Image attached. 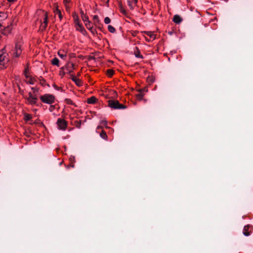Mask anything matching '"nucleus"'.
I'll list each match as a JSON object with an SVG mask.
<instances>
[{
	"instance_id": "nucleus-14",
	"label": "nucleus",
	"mask_w": 253,
	"mask_h": 253,
	"mask_svg": "<svg viewBox=\"0 0 253 253\" xmlns=\"http://www.w3.org/2000/svg\"><path fill=\"white\" fill-rule=\"evenodd\" d=\"M54 12L55 15L57 14L58 15L60 20L62 19V15L61 12L60 10L58 9L57 6H56L55 9H54Z\"/></svg>"
},
{
	"instance_id": "nucleus-13",
	"label": "nucleus",
	"mask_w": 253,
	"mask_h": 253,
	"mask_svg": "<svg viewBox=\"0 0 253 253\" xmlns=\"http://www.w3.org/2000/svg\"><path fill=\"white\" fill-rule=\"evenodd\" d=\"M81 14L82 18L83 21L84 22V23H85L87 21H89L88 16L84 13L83 11H82V10L81 11Z\"/></svg>"
},
{
	"instance_id": "nucleus-33",
	"label": "nucleus",
	"mask_w": 253,
	"mask_h": 253,
	"mask_svg": "<svg viewBox=\"0 0 253 253\" xmlns=\"http://www.w3.org/2000/svg\"><path fill=\"white\" fill-rule=\"evenodd\" d=\"M47 17H47V13H45V14H44V21H43V23L46 24V25H47V22H48Z\"/></svg>"
},
{
	"instance_id": "nucleus-34",
	"label": "nucleus",
	"mask_w": 253,
	"mask_h": 253,
	"mask_svg": "<svg viewBox=\"0 0 253 253\" xmlns=\"http://www.w3.org/2000/svg\"><path fill=\"white\" fill-rule=\"evenodd\" d=\"M24 75H25V77L27 78V79H28L29 77V76L28 75V68H26L25 69V71H24Z\"/></svg>"
},
{
	"instance_id": "nucleus-29",
	"label": "nucleus",
	"mask_w": 253,
	"mask_h": 253,
	"mask_svg": "<svg viewBox=\"0 0 253 253\" xmlns=\"http://www.w3.org/2000/svg\"><path fill=\"white\" fill-rule=\"evenodd\" d=\"M29 80L27 82L28 83H29L31 84H34L35 83V80L34 79L32 78L31 77H30V76H29Z\"/></svg>"
},
{
	"instance_id": "nucleus-5",
	"label": "nucleus",
	"mask_w": 253,
	"mask_h": 253,
	"mask_svg": "<svg viewBox=\"0 0 253 253\" xmlns=\"http://www.w3.org/2000/svg\"><path fill=\"white\" fill-rule=\"evenodd\" d=\"M8 61V59L6 54H0V69L4 68Z\"/></svg>"
},
{
	"instance_id": "nucleus-35",
	"label": "nucleus",
	"mask_w": 253,
	"mask_h": 253,
	"mask_svg": "<svg viewBox=\"0 0 253 253\" xmlns=\"http://www.w3.org/2000/svg\"><path fill=\"white\" fill-rule=\"evenodd\" d=\"M136 97L139 100H142L143 99V94H138L136 95Z\"/></svg>"
},
{
	"instance_id": "nucleus-25",
	"label": "nucleus",
	"mask_w": 253,
	"mask_h": 253,
	"mask_svg": "<svg viewBox=\"0 0 253 253\" xmlns=\"http://www.w3.org/2000/svg\"><path fill=\"white\" fill-rule=\"evenodd\" d=\"M108 31L111 33H113L115 32L116 30L115 29L114 27H113L111 25H109L108 26Z\"/></svg>"
},
{
	"instance_id": "nucleus-18",
	"label": "nucleus",
	"mask_w": 253,
	"mask_h": 253,
	"mask_svg": "<svg viewBox=\"0 0 253 253\" xmlns=\"http://www.w3.org/2000/svg\"><path fill=\"white\" fill-rule=\"evenodd\" d=\"M136 50L134 51V55L136 57L143 58V56L140 54V51L138 50V49L136 47Z\"/></svg>"
},
{
	"instance_id": "nucleus-15",
	"label": "nucleus",
	"mask_w": 253,
	"mask_h": 253,
	"mask_svg": "<svg viewBox=\"0 0 253 253\" xmlns=\"http://www.w3.org/2000/svg\"><path fill=\"white\" fill-rule=\"evenodd\" d=\"M72 16H73V19H74V21L75 24H76L78 23H80V20H79V16L76 14V13H75V12L73 13Z\"/></svg>"
},
{
	"instance_id": "nucleus-17",
	"label": "nucleus",
	"mask_w": 253,
	"mask_h": 253,
	"mask_svg": "<svg viewBox=\"0 0 253 253\" xmlns=\"http://www.w3.org/2000/svg\"><path fill=\"white\" fill-rule=\"evenodd\" d=\"M249 226H245L244 228L243 234L244 235L248 236L250 235V232L248 231Z\"/></svg>"
},
{
	"instance_id": "nucleus-44",
	"label": "nucleus",
	"mask_w": 253,
	"mask_h": 253,
	"mask_svg": "<svg viewBox=\"0 0 253 253\" xmlns=\"http://www.w3.org/2000/svg\"><path fill=\"white\" fill-rule=\"evenodd\" d=\"M121 12L124 13V14H125L126 13V11L124 9H122L121 10Z\"/></svg>"
},
{
	"instance_id": "nucleus-30",
	"label": "nucleus",
	"mask_w": 253,
	"mask_h": 253,
	"mask_svg": "<svg viewBox=\"0 0 253 253\" xmlns=\"http://www.w3.org/2000/svg\"><path fill=\"white\" fill-rule=\"evenodd\" d=\"M31 89L33 90V92H32V93H35V94H37L38 92H39V88H38L32 87Z\"/></svg>"
},
{
	"instance_id": "nucleus-45",
	"label": "nucleus",
	"mask_w": 253,
	"mask_h": 253,
	"mask_svg": "<svg viewBox=\"0 0 253 253\" xmlns=\"http://www.w3.org/2000/svg\"><path fill=\"white\" fill-rule=\"evenodd\" d=\"M104 2H108L109 0H103Z\"/></svg>"
},
{
	"instance_id": "nucleus-19",
	"label": "nucleus",
	"mask_w": 253,
	"mask_h": 253,
	"mask_svg": "<svg viewBox=\"0 0 253 253\" xmlns=\"http://www.w3.org/2000/svg\"><path fill=\"white\" fill-rule=\"evenodd\" d=\"M96 99L95 97L92 96L87 99V103L89 104H93L96 102Z\"/></svg>"
},
{
	"instance_id": "nucleus-16",
	"label": "nucleus",
	"mask_w": 253,
	"mask_h": 253,
	"mask_svg": "<svg viewBox=\"0 0 253 253\" xmlns=\"http://www.w3.org/2000/svg\"><path fill=\"white\" fill-rule=\"evenodd\" d=\"M51 63L53 65H56L57 67L59 66V59L56 57L54 58L51 60Z\"/></svg>"
},
{
	"instance_id": "nucleus-7",
	"label": "nucleus",
	"mask_w": 253,
	"mask_h": 253,
	"mask_svg": "<svg viewBox=\"0 0 253 253\" xmlns=\"http://www.w3.org/2000/svg\"><path fill=\"white\" fill-rule=\"evenodd\" d=\"M57 125L59 129L65 130L67 126V122L64 119L59 118L57 121Z\"/></svg>"
},
{
	"instance_id": "nucleus-4",
	"label": "nucleus",
	"mask_w": 253,
	"mask_h": 253,
	"mask_svg": "<svg viewBox=\"0 0 253 253\" xmlns=\"http://www.w3.org/2000/svg\"><path fill=\"white\" fill-rule=\"evenodd\" d=\"M75 65L73 63L68 61L64 67L61 68V70H65L67 73L70 74L75 69Z\"/></svg>"
},
{
	"instance_id": "nucleus-20",
	"label": "nucleus",
	"mask_w": 253,
	"mask_h": 253,
	"mask_svg": "<svg viewBox=\"0 0 253 253\" xmlns=\"http://www.w3.org/2000/svg\"><path fill=\"white\" fill-rule=\"evenodd\" d=\"M11 31V27L10 26H7L5 28L3 31V34L6 35L9 34Z\"/></svg>"
},
{
	"instance_id": "nucleus-11",
	"label": "nucleus",
	"mask_w": 253,
	"mask_h": 253,
	"mask_svg": "<svg viewBox=\"0 0 253 253\" xmlns=\"http://www.w3.org/2000/svg\"><path fill=\"white\" fill-rule=\"evenodd\" d=\"M75 28L77 30L80 31L83 34H84V33L86 32L85 29H84L82 24L80 23V22L75 24Z\"/></svg>"
},
{
	"instance_id": "nucleus-38",
	"label": "nucleus",
	"mask_w": 253,
	"mask_h": 253,
	"mask_svg": "<svg viewBox=\"0 0 253 253\" xmlns=\"http://www.w3.org/2000/svg\"><path fill=\"white\" fill-rule=\"evenodd\" d=\"M101 124H102L104 126H106L107 125V122L106 120H103L101 122Z\"/></svg>"
},
{
	"instance_id": "nucleus-47",
	"label": "nucleus",
	"mask_w": 253,
	"mask_h": 253,
	"mask_svg": "<svg viewBox=\"0 0 253 253\" xmlns=\"http://www.w3.org/2000/svg\"><path fill=\"white\" fill-rule=\"evenodd\" d=\"M1 38V36H0V38Z\"/></svg>"
},
{
	"instance_id": "nucleus-40",
	"label": "nucleus",
	"mask_w": 253,
	"mask_h": 253,
	"mask_svg": "<svg viewBox=\"0 0 253 253\" xmlns=\"http://www.w3.org/2000/svg\"><path fill=\"white\" fill-rule=\"evenodd\" d=\"M70 76H71V78L72 79V80L73 81V80H75L76 79V77L73 75H71L70 74Z\"/></svg>"
},
{
	"instance_id": "nucleus-2",
	"label": "nucleus",
	"mask_w": 253,
	"mask_h": 253,
	"mask_svg": "<svg viewBox=\"0 0 253 253\" xmlns=\"http://www.w3.org/2000/svg\"><path fill=\"white\" fill-rule=\"evenodd\" d=\"M108 106L114 109H125L126 107L120 104L118 100H110L108 101Z\"/></svg>"
},
{
	"instance_id": "nucleus-1",
	"label": "nucleus",
	"mask_w": 253,
	"mask_h": 253,
	"mask_svg": "<svg viewBox=\"0 0 253 253\" xmlns=\"http://www.w3.org/2000/svg\"><path fill=\"white\" fill-rule=\"evenodd\" d=\"M41 101L46 104H52L54 102L55 97L54 95L49 94H45L40 96Z\"/></svg>"
},
{
	"instance_id": "nucleus-37",
	"label": "nucleus",
	"mask_w": 253,
	"mask_h": 253,
	"mask_svg": "<svg viewBox=\"0 0 253 253\" xmlns=\"http://www.w3.org/2000/svg\"><path fill=\"white\" fill-rule=\"evenodd\" d=\"M88 30H89L93 34L96 32L95 30L93 28V26L91 27V29H88Z\"/></svg>"
},
{
	"instance_id": "nucleus-3",
	"label": "nucleus",
	"mask_w": 253,
	"mask_h": 253,
	"mask_svg": "<svg viewBox=\"0 0 253 253\" xmlns=\"http://www.w3.org/2000/svg\"><path fill=\"white\" fill-rule=\"evenodd\" d=\"M26 99L28 104L32 105L36 104L38 100V94L29 92L28 96L26 98Z\"/></svg>"
},
{
	"instance_id": "nucleus-28",
	"label": "nucleus",
	"mask_w": 253,
	"mask_h": 253,
	"mask_svg": "<svg viewBox=\"0 0 253 253\" xmlns=\"http://www.w3.org/2000/svg\"><path fill=\"white\" fill-rule=\"evenodd\" d=\"M76 126L79 128H81L82 122L81 121H76L75 122Z\"/></svg>"
},
{
	"instance_id": "nucleus-24",
	"label": "nucleus",
	"mask_w": 253,
	"mask_h": 253,
	"mask_svg": "<svg viewBox=\"0 0 253 253\" xmlns=\"http://www.w3.org/2000/svg\"><path fill=\"white\" fill-rule=\"evenodd\" d=\"M32 116L30 114H25L24 115V119L26 121L30 120L32 119Z\"/></svg>"
},
{
	"instance_id": "nucleus-27",
	"label": "nucleus",
	"mask_w": 253,
	"mask_h": 253,
	"mask_svg": "<svg viewBox=\"0 0 253 253\" xmlns=\"http://www.w3.org/2000/svg\"><path fill=\"white\" fill-rule=\"evenodd\" d=\"M66 74H67L66 73V71L65 70H61V68H60V70L59 71V75L61 77H63Z\"/></svg>"
},
{
	"instance_id": "nucleus-12",
	"label": "nucleus",
	"mask_w": 253,
	"mask_h": 253,
	"mask_svg": "<svg viewBox=\"0 0 253 253\" xmlns=\"http://www.w3.org/2000/svg\"><path fill=\"white\" fill-rule=\"evenodd\" d=\"M182 21V18L178 15H175L173 16V21L176 23V24H179Z\"/></svg>"
},
{
	"instance_id": "nucleus-43",
	"label": "nucleus",
	"mask_w": 253,
	"mask_h": 253,
	"mask_svg": "<svg viewBox=\"0 0 253 253\" xmlns=\"http://www.w3.org/2000/svg\"><path fill=\"white\" fill-rule=\"evenodd\" d=\"M7 0L8 1H9V2H14V1H16V0Z\"/></svg>"
},
{
	"instance_id": "nucleus-32",
	"label": "nucleus",
	"mask_w": 253,
	"mask_h": 253,
	"mask_svg": "<svg viewBox=\"0 0 253 253\" xmlns=\"http://www.w3.org/2000/svg\"><path fill=\"white\" fill-rule=\"evenodd\" d=\"M111 22V19H110L109 17H106L104 19V23L106 24H108L110 23Z\"/></svg>"
},
{
	"instance_id": "nucleus-31",
	"label": "nucleus",
	"mask_w": 253,
	"mask_h": 253,
	"mask_svg": "<svg viewBox=\"0 0 253 253\" xmlns=\"http://www.w3.org/2000/svg\"><path fill=\"white\" fill-rule=\"evenodd\" d=\"M74 82H75L76 84L78 85H80L81 84V81L80 80L77 79L76 78V79L75 80H73Z\"/></svg>"
},
{
	"instance_id": "nucleus-42",
	"label": "nucleus",
	"mask_w": 253,
	"mask_h": 253,
	"mask_svg": "<svg viewBox=\"0 0 253 253\" xmlns=\"http://www.w3.org/2000/svg\"><path fill=\"white\" fill-rule=\"evenodd\" d=\"M69 2V0H64V2L66 5Z\"/></svg>"
},
{
	"instance_id": "nucleus-22",
	"label": "nucleus",
	"mask_w": 253,
	"mask_h": 253,
	"mask_svg": "<svg viewBox=\"0 0 253 253\" xmlns=\"http://www.w3.org/2000/svg\"><path fill=\"white\" fill-rule=\"evenodd\" d=\"M84 25L87 29H91V27L93 26L92 24L89 20L84 23Z\"/></svg>"
},
{
	"instance_id": "nucleus-46",
	"label": "nucleus",
	"mask_w": 253,
	"mask_h": 253,
	"mask_svg": "<svg viewBox=\"0 0 253 253\" xmlns=\"http://www.w3.org/2000/svg\"><path fill=\"white\" fill-rule=\"evenodd\" d=\"M101 128V127H100V126H98L97 127V129H98L99 128Z\"/></svg>"
},
{
	"instance_id": "nucleus-36",
	"label": "nucleus",
	"mask_w": 253,
	"mask_h": 253,
	"mask_svg": "<svg viewBox=\"0 0 253 253\" xmlns=\"http://www.w3.org/2000/svg\"><path fill=\"white\" fill-rule=\"evenodd\" d=\"M47 27V25L46 24H44V23H42L41 24V28L42 29V30H44L46 28V27Z\"/></svg>"
},
{
	"instance_id": "nucleus-39",
	"label": "nucleus",
	"mask_w": 253,
	"mask_h": 253,
	"mask_svg": "<svg viewBox=\"0 0 253 253\" xmlns=\"http://www.w3.org/2000/svg\"><path fill=\"white\" fill-rule=\"evenodd\" d=\"M66 102L67 103L70 104H72L73 103L72 101L70 99H67Z\"/></svg>"
},
{
	"instance_id": "nucleus-41",
	"label": "nucleus",
	"mask_w": 253,
	"mask_h": 253,
	"mask_svg": "<svg viewBox=\"0 0 253 253\" xmlns=\"http://www.w3.org/2000/svg\"><path fill=\"white\" fill-rule=\"evenodd\" d=\"M69 57L70 58H72V57H75L74 56V54L73 53H70L69 54Z\"/></svg>"
},
{
	"instance_id": "nucleus-9",
	"label": "nucleus",
	"mask_w": 253,
	"mask_h": 253,
	"mask_svg": "<svg viewBox=\"0 0 253 253\" xmlns=\"http://www.w3.org/2000/svg\"><path fill=\"white\" fill-rule=\"evenodd\" d=\"M142 33L150 38V40L146 39V40H147L149 42L151 40H154L156 39V35L154 34V33L153 32L143 31L142 32Z\"/></svg>"
},
{
	"instance_id": "nucleus-6",
	"label": "nucleus",
	"mask_w": 253,
	"mask_h": 253,
	"mask_svg": "<svg viewBox=\"0 0 253 253\" xmlns=\"http://www.w3.org/2000/svg\"><path fill=\"white\" fill-rule=\"evenodd\" d=\"M22 43L21 42H16L15 45V48L13 52L14 56L17 57H19L22 53Z\"/></svg>"
},
{
	"instance_id": "nucleus-26",
	"label": "nucleus",
	"mask_w": 253,
	"mask_h": 253,
	"mask_svg": "<svg viewBox=\"0 0 253 253\" xmlns=\"http://www.w3.org/2000/svg\"><path fill=\"white\" fill-rule=\"evenodd\" d=\"M114 73V71L112 69H109L107 70V75L109 77H111Z\"/></svg>"
},
{
	"instance_id": "nucleus-10",
	"label": "nucleus",
	"mask_w": 253,
	"mask_h": 253,
	"mask_svg": "<svg viewBox=\"0 0 253 253\" xmlns=\"http://www.w3.org/2000/svg\"><path fill=\"white\" fill-rule=\"evenodd\" d=\"M128 6L131 10H132L136 6L137 0H127Z\"/></svg>"
},
{
	"instance_id": "nucleus-23",
	"label": "nucleus",
	"mask_w": 253,
	"mask_h": 253,
	"mask_svg": "<svg viewBox=\"0 0 253 253\" xmlns=\"http://www.w3.org/2000/svg\"><path fill=\"white\" fill-rule=\"evenodd\" d=\"M93 20H94V24L96 25L99 22L98 16L97 15H94L93 17Z\"/></svg>"
},
{
	"instance_id": "nucleus-8",
	"label": "nucleus",
	"mask_w": 253,
	"mask_h": 253,
	"mask_svg": "<svg viewBox=\"0 0 253 253\" xmlns=\"http://www.w3.org/2000/svg\"><path fill=\"white\" fill-rule=\"evenodd\" d=\"M57 54L61 59L66 60V58L68 55V52L67 51L64 49H60L58 50Z\"/></svg>"
},
{
	"instance_id": "nucleus-21",
	"label": "nucleus",
	"mask_w": 253,
	"mask_h": 253,
	"mask_svg": "<svg viewBox=\"0 0 253 253\" xmlns=\"http://www.w3.org/2000/svg\"><path fill=\"white\" fill-rule=\"evenodd\" d=\"M100 137L104 140L107 139V135L106 133L104 131L102 130L101 133H100Z\"/></svg>"
}]
</instances>
